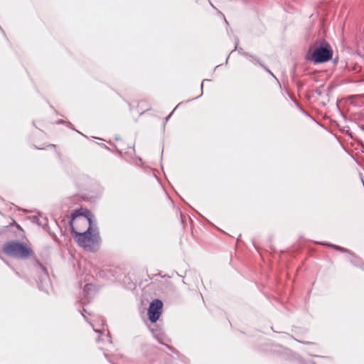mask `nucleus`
<instances>
[{"instance_id":"nucleus-1","label":"nucleus","mask_w":364,"mask_h":364,"mask_svg":"<svg viewBox=\"0 0 364 364\" xmlns=\"http://www.w3.org/2000/svg\"><path fill=\"white\" fill-rule=\"evenodd\" d=\"M3 252L10 257L18 259H27L33 254L30 245L17 241H9L5 243Z\"/></svg>"},{"instance_id":"nucleus-2","label":"nucleus","mask_w":364,"mask_h":364,"mask_svg":"<svg viewBox=\"0 0 364 364\" xmlns=\"http://www.w3.org/2000/svg\"><path fill=\"white\" fill-rule=\"evenodd\" d=\"M74 237L80 246L88 251H95L100 243L99 231L96 228H91Z\"/></svg>"},{"instance_id":"nucleus-3","label":"nucleus","mask_w":364,"mask_h":364,"mask_svg":"<svg viewBox=\"0 0 364 364\" xmlns=\"http://www.w3.org/2000/svg\"><path fill=\"white\" fill-rule=\"evenodd\" d=\"M70 227L73 232L75 234V237L86 232V231L92 228L90 213L87 212V215H83L79 213V210H76L73 214Z\"/></svg>"},{"instance_id":"nucleus-4","label":"nucleus","mask_w":364,"mask_h":364,"mask_svg":"<svg viewBox=\"0 0 364 364\" xmlns=\"http://www.w3.org/2000/svg\"><path fill=\"white\" fill-rule=\"evenodd\" d=\"M333 51L328 44L321 46L314 50L311 54V60L316 63L326 62L331 59Z\"/></svg>"},{"instance_id":"nucleus-5","label":"nucleus","mask_w":364,"mask_h":364,"mask_svg":"<svg viewBox=\"0 0 364 364\" xmlns=\"http://www.w3.org/2000/svg\"><path fill=\"white\" fill-rule=\"evenodd\" d=\"M162 308L163 303L161 300L155 299L151 302L148 309V316L152 323L156 322L159 318L162 313Z\"/></svg>"},{"instance_id":"nucleus-6","label":"nucleus","mask_w":364,"mask_h":364,"mask_svg":"<svg viewBox=\"0 0 364 364\" xmlns=\"http://www.w3.org/2000/svg\"><path fill=\"white\" fill-rule=\"evenodd\" d=\"M352 70L355 71V72H359L360 70V67L359 65H355L353 68H352Z\"/></svg>"},{"instance_id":"nucleus-7","label":"nucleus","mask_w":364,"mask_h":364,"mask_svg":"<svg viewBox=\"0 0 364 364\" xmlns=\"http://www.w3.org/2000/svg\"><path fill=\"white\" fill-rule=\"evenodd\" d=\"M330 246H331V247H333V248H334V249H336V250H342V248H341V247H338V246H336V245H331Z\"/></svg>"}]
</instances>
